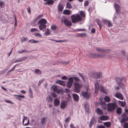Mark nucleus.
<instances>
[{
  "label": "nucleus",
  "mask_w": 128,
  "mask_h": 128,
  "mask_svg": "<svg viewBox=\"0 0 128 128\" xmlns=\"http://www.w3.org/2000/svg\"><path fill=\"white\" fill-rule=\"evenodd\" d=\"M16 66V65H15L14 67L13 68H12L8 72H12V71H14L15 68Z\"/></svg>",
  "instance_id": "nucleus-51"
},
{
  "label": "nucleus",
  "mask_w": 128,
  "mask_h": 128,
  "mask_svg": "<svg viewBox=\"0 0 128 128\" xmlns=\"http://www.w3.org/2000/svg\"><path fill=\"white\" fill-rule=\"evenodd\" d=\"M84 107L86 110L87 111H88V110L89 109L88 106L87 105L86 106V104H85L84 105Z\"/></svg>",
  "instance_id": "nucleus-62"
},
{
  "label": "nucleus",
  "mask_w": 128,
  "mask_h": 128,
  "mask_svg": "<svg viewBox=\"0 0 128 128\" xmlns=\"http://www.w3.org/2000/svg\"><path fill=\"white\" fill-rule=\"evenodd\" d=\"M71 18L72 22L74 23H78L82 20V18L78 14L72 15Z\"/></svg>",
  "instance_id": "nucleus-3"
},
{
  "label": "nucleus",
  "mask_w": 128,
  "mask_h": 128,
  "mask_svg": "<svg viewBox=\"0 0 128 128\" xmlns=\"http://www.w3.org/2000/svg\"><path fill=\"white\" fill-rule=\"evenodd\" d=\"M80 14L82 17H84L85 16V14L84 12L82 11H80Z\"/></svg>",
  "instance_id": "nucleus-49"
},
{
  "label": "nucleus",
  "mask_w": 128,
  "mask_h": 128,
  "mask_svg": "<svg viewBox=\"0 0 128 128\" xmlns=\"http://www.w3.org/2000/svg\"><path fill=\"white\" fill-rule=\"evenodd\" d=\"M28 39V38H27L23 37L21 39V41L22 42H24L26 41Z\"/></svg>",
  "instance_id": "nucleus-45"
},
{
  "label": "nucleus",
  "mask_w": 128,
  "mask_h": 128,
  "mask_svg": "<svg viewBox=\"0 0 128 128\" xmlns=\"http://www.w3.org/2000/svg\"><path fill=\"white\" fill-rule=\"evenodd\" d=\"M114 7L116 10V12L117 13L120 12V7L118 4H115L114 5Z\"/></svg>",
  "instance_id": "nucleus-16"
},
{
  "label": "nucleus",
  "mask_w": 128,
  "mask_h": 128,
  "mask_svg": "<svg viewBox=\"0 0 128 128\" xmlns=\"http://www.w3.org/2000/svg\"><path fill=\"white\" fill-rule=\"evenodd\" d=\"M67 98L68 101H70L71 100V96L69 94H68Z\"/></svg>",
  "instance_id": "nucleus-53"
},
{
  "label": "nucleus",
  "mask_w": 128,
  "mask_h": 128,
  "mask_svg": "<svg viewBox=\"0 0 128 128\" xmlns=\"http://www.w3.org/2000/svg\"><path fill=\"white\" fill-rule=\"evenodd\" d=\"M78 36L80 37L86 36V33H80L78 34Z\"/></svg>",
  "instance_id": "nucleus-44"
},
{
  "label": "nucleus",
  "mask_w": 128,
  "mask_h": 128,
  "mask_svg": "<svg viewBox=\"0 0 128 128\" xmlns=\"http://www.w3.org/2000/svg\"><path fill=\"white\" fill-rule=\"evenodd\" d=\"M56 28V26L54 25H52L51 26V29L53 30H55Z\"/></svg>",
  "instance_id": "nucleus-43"
},
{
  "label": "nucleus",
  "mask_w": 128,
  "mask_h": 128,
  "mask_svg": "<svg viewBox=\"0 0 128 128\" xmlns=\"http://www.w3.org/2000/svg\"><path fill=\"white\" fill-rule=\"evenodd\" d=\"M82 94L83 97L86 98H88L90 96V94L87 92H82Z\"/></svg>",
  "instance_id": "nucleus-15"
},
{
  "label": "nucleus",
  "mask_w": 128,
  "mask_h": 128,
  "mask_svg": "<svg viewBox=\"0 0 128 128\" xmlns=\"http://www.w3.org/2000/svg\"><path fill=\"white\" fill-rule=\"evenodd\" d=\"M72 96L74 100L76 101H78V100L79 96L77 94H74Z\"/></svg>",
  "instance_id": "nucleus-23"
},
{
  "label": "nucleus",
  "mask_w": 128,
  "mask_h": 128,
  "mask_svg": "<svg viewBox=\"0 0 128 128\" xmlns=\"http://www.w3.org/2000/svg\"><path fill=\"white\" fill-rule=\"evenodd\" d=\"M72 85V83L68 82L66 86L68 88H70Z\"/></svg>",
  "instance_id": "nucleus-39"
},
{
  "label": "nucleus",
  "mask_w": 128,
  "mask_h": 128,
  "mask_svg": "<svg viewBox=\"0 0 128 128\" xmlns=\"http://www.w3.org/2000/svg\"><path fill=\"white\" fill-rule=\"evenodd\" d=\"M96 22H97L99 26L100 29H101L102 26L101 22L98 19H97L96 20Z\"/></svg>",
  "instance_id": "nucleus-31"
},
{
  "label": "nucleus",
  "mask_w": 128,
  "mask_h": 128,
  "mask_svg": "<svg viewBox=\"0 0 128 128\" xmlns=\"http://www.w3.org/2000/svg\"><path fill=\"white\" fill-rule=\"evenodd\" d=\"M73 80H73V77H70L68 79V82L73 83V81H74Z\"/></svg>",
  "instance_id": "nucleus-46"
},
{
  "label": "nucleus",
  "mask_w": 128,
  "mask_h": 128,
  "mask_svg": "<svg viewBox=\"0 0 128 128\" xmlns=\"http://www.w3.org/2000/svg\"><path fill=\"white\" fill-rule=\"evenodd\" d=\"M89 4V2L88 1H85L84 2V5L86 6H87Z\"/></svg>",
  "instance_id": "nucleus-60"
},
{
  "label": "nucleus",
  "mask_w": 128,
  "mask_h": 128,
  "mask_svg": "<svg viewBox=\"0 0 128 128\" xmlns=\"http://www.w3.org/2000/svg\"><path fill=\"white\" fill-rule=\"evenodd\" d=\"M30 31L31 32H33L34 31L39 32V30L36 28H34L31 29Z\"/></svg>",
  "instance_id": "nucleus-48"
},
{
  "label": "nucleus",
  "mask_w": 128,
  "mask_h": 128,
  "mask_svg": "<svg viewBox=\"0 0 128 128\" xmlns=\"http://www.w3.org/2000/svg\"><path fill=\"white\" fill-rule=\"evenodd\" d=\"M58 7V10L62 12V11L63 9V7L62 5L61 4H59Z\"/></svg>",
  "instance_id": "nucleus-29"
},
{
  "label": "nucleus",
  "mask_w": 128,
  "mask_h": 128,
  "mask_svg": "<svg viewBox=\"0 0 128 128\" xmlns=\"http://www.w3.org/2000/svg\"><path fill=\"white\" fill-rule=\"evenodd\" d=\"M29 96L31 98H32L33 96H32V91L31 88H30L29 90Z\"/></svg>",
  "instance_id": "nucleus-28"
},
{
  "label": "nucleus",
  "mask_w": 128,
  "mask_h": 128,
  "mask_svg": "<svg viewBox=\"0 0 128 128\" xmlns=\"http://www.w3.org/2000/svg\"><path fill=\"white\" fill-rule=\"evenodd\" d=\"M104 100L105 102H109L110 101V97L108 96H105L104 98Z\"/></svg>",
  "instance_id": "nucleus-24"
},
{
  "label": "nucleus",
  "mask_w": 128,
  "mask_h": 128,
  "mask_svg": "<svg viewBox=\"0 0 128 128\" xmlns=\"http://www.w3.org/2000/svg\"><path fill=\"white\" fill-rule=\"evenodd\" d=\"M21 61H22V60H21L20 59H19L14 61V62L13 63H15L17 62H20Z\"/></svg>",
  "instance_id": "nucleus-61"
},
{
  "label": "nucleus",
  "mask_w": 128,
  "mask_h": 128,
  "mask_svg": "<svg viewBox=\"0 0 128 128\" xmlns=\"http://www.w3.org/2000/svg\"><path fill=\"white\" fill-rule=\"evenodd\" d=\"M96 49L97 52H100L101 54H97L90 53L89 54L88 56L94 58H103L105 57L106 54L110 52L109 50L102 48H97Z\"/></svg>",
  "instance_id": "nucleus-1"
},
{
  "label": "nucleus",
  "mask_w": 128,
  "mask_h": 128,
  "mask_svg": "<svg viewBox=\"0 0 128 128\" xmlns=\"http://www.w3.org/2000/svg\"><path fill=\"white\" fill-rule=\"evenodd\" d=\"M126 115L125 113L122 114V118L120 121V122L122 123L126 122Z\"/></svg>",
  "instance_id": "nucleus-20"
},
{
  "label": "nucleus",
  "mask_w": 128,
  "mask_h": 128,
  "mask_svg": "<svg viewBox=\"0 0 128 128\" xmlns=\"http://www.w3.org/2000/svg\"><path fill=\"white\" fill-rule=\"evenodd\" d=\"M82 84H79L77 82H75L74 83V92H75L78 93L80 92V89L82 86Z\"/></svg>",
  "instance_id": "nucleus-4"
},
{
  "label": "nucleus",
  "mask_w": 128,
  "mask_h": 128,
  "mask_svg": "<svg viewBox=\"0 0 128 128\" xmlns=\"http://www.w3.org/2000/svg\"><path fill=\"white\" fill-rule=\"evenodd\" d=\"M70 119L71 118L69 116L65 120V122H68L70 120Z\"/></svg>",
  "instance_id": "nucleus-54"
},
{
  "label": "nucleus",
  "mask_w": 128,
  "mask_h": 128,
  "mask_svg": "<svg viewBox=\"0 0 128 128\" xmlns=\"http://www.w3.org/2000/svg\"><path fill=\"white\" fill-rule=\"evenodd\" d=\"M51 89L54 92L57 94L59 93L60 91V90L57 88V86L56 85H54L52 86L51 87Z\"/></svg>",
  "instance_id": "nucleus-10"
},
{
  "label": "nucleus",
  "mask_w": 128,
  "mask_h": 128,
  "mask_svg": "<svg viewBox=\"0 0 128 128\" xmlns=\"http://www.w3.org/2000/svg\"><path fill=\"white\" fill-rule=\"evenodd\" d=\"M73 80H74V81L77 82L80 81L78 77L76 76H73Z\"/></svg>",
  "instance_id": "nucleus-41"
},
{
  "label": "nucleus",
  "mask_w": 128,
  "mask_h": 128,
  "mask_svg": "<svg viewBox=\"0 0 128 128\" xmlns=\"http://www.w3.org/2000/svg\"><path fill=\"white\" fill-rule=\"evenodd\" d=\"M5 6L4 2L2 0L0 1V7L2 8H4Z\"/></svg>",
  "instance_id": "nucleus-33"
},
{
  "label": "nucleus",
  "mask_w": 128,
  "mask_h": 128,
  "mask_svg": "<svg viewBox=\"0 0 128 128\" xmlns=\"http://www.w3.org/2000/svg\"><path fill=\"white\" fill-rule=\"evenodd\" d=\"M14 96L15 97V98L16 99L20 101L21 100V98H25V96H24L22 95L14 94Z\"/></svg>",
  "instance_id": "nucleus-19"
},
{
  "label": "nucleus",
  "mask_w": 128,
  "mask_h": 128,
  "mask_svg": "<svg viewBox=\"0 0 128 128\" xmlns=\"http://www.w3.org/2000/svg\"><path fill=\"white\" fill-rule=\"evenodd\" d=\"M42 15H40L38 16V17L36 18V20L35 21V22H36L37 20L42 18Z\"/></svg>",
  "instance_id": "nucleus-52"
},
{
  "label": "nucleus",
  "mask_w": 128,
  "mask_h": 128,
  "mask_svg": "<svg viewBox=\"0 0 128 128\" xmlns=\"http://www.w3.org/2000/svg\"><path fill=\"white\" fill-rule=\"evenodd\" d=\"M108 117L106 116H100L98 119V122L100 123L99 120H108Z\"/></svg>",
  "instance_id": "nucleus-13"
},
{
  "label": "nucleus",
  "mask_w": 128,
  "mask_h": 128,
  "mask_svg": "<svg viewBox=\"0 0 128 128\" xmlns=\"http://www.w3.org/2000/svg\"><path fill=\"white\" fill-rule=\"evenodd\" d=\"M100 91L102 92H103L106 94H107V93L106 91L105 90L104 88L102 86H100Z\"/></svg>",
  "instance_id": "nucleus-30"
},
{
  "label": "nucleus",
  "mask_w": 128,
  "mask_h": 128,
  "mask_svg": "<svg viewBox=\"0 0 128 128\" xmlns=\"http://www.w3.org/2000/svg\"><path fill=\"white\" fill-rule=\"evenodd\" d=\"M54 3V1L52 0H48L46 3H45L46 4H48V5L52 4Z\"/></svg>",
  "instance_id": "nucleus-26"
},
{
  "label": "nucleus",
  "mask_w": 128,
  "mask_h": 128,
  "mask_svg": "<svg viewBox=\"0 0 128 128\" xmlns=\"http://www.w3.org/2000/svg\"><path fill=\"white\" fill-rule=\"evenodd\" d=\"M100 80L97 81L94 83V92L96 93H97L98 92L99 89V82Z\"/></svg>",
  "instance_id": "nucleus-8"
},
{
  "label": "nucleus",
  "mask_w": 128,
  "mask_h": 128,
  "mask_svg": "<svg viewBox=\"0 0 128 128\" xmlns=\"http://www.w3.org/2000/svg\"><path fill=\"white\" fill-rule=\"evenodd\" d=\"M46 100L48 102H51L53 101V99L51 96H48L46 97Z\"/></svg>",
  "instance_id": "nucleus-22"
},
{
  "label": "nucleus",
  "mask_w": 128,
  "mask_h": 128,
  "mask_svg": "<svg viewBox=\"0 0 128 128\" xmlns=\"http://www.w3.org/2000/svg\"><path fill=\"white\" fill-rule=\"evenodd\" d=\"M46 118L44 117L42 118L41 120V123L42 124H44L46 122Z\"/></svg>",
  "instance_id": "nucleus-34"
},
{
  "label": "nucleus",
  "mask_w": 128,
  "mask_h": 128,
  "mask_svg": "<svg viewBox=\"0 0 128 128\" xmlns=\"http://www.w3.org/2000/svg\"><path fill=\"white\" fill-rule=\"evenodd\" d=\"M107 109L109 111H112L114 110L116 107V104L115 103H110L107 105Z\"/></svg>",
  "instance_id": "nucleus-5"
},
{
  "label": "nucleus",
  "mask_w": 128,
  "mask_h": 128,
  "mask_svg": "<svg viewBox=\"0 0 128 128\" xmlns=\"http://www.w3.org/2000/svg\"><path fill=\"white\" fill-rule=\"evenodd\" d=\"M29 119H28V117L24 116V118L22 121V124L24 126H28L29 123Z\"/></svg>",
  "instance_id": "nucleus-6"
},
{
  "label": "nucleus",
  "mask_w": 128,
  "mask_h": 128,
  "mask_svg": "<svg viewBox=\"0 0 128 128\" xmlns=\"http://www.w3.org/2000/svg\"><path fill=\"white\" fill-rule=\"evenodd\" d=\"M51 33V31L48 28H47L45 30L43 34L45 36H48L50 35Z\"/></svg>",
  "instance_id": "nucleus-11"
},
{
  "label": "nucleus",
  "mask_w": 128,
  "mask_h": 128,
  "mask_svg": "<svg viewBox=\"0 0 128 128\" xmlns=\"http://www.w3.org/2000/svg\"><path fill=\"white\" fill-rule=\"evenodd\" d=\"M71 12V11L70 10H65L63 12L64 14L69 15Z\"/></svg>",
  "instance_id": "nucleus-25"
},
{
  "label": "nucleus",
  "mask_w": 128,
  "mask_h": 128,
  "mask_svg": "<svg viewBox=\"0 0 128 128\" xmlns=\"http://www.w3.org/2000/svg\"><path fill=\"white\" fill-rule=\"evenodd\" d=\"M34 72L35 74H40L41 73V71L38 69H36L35 70Z\"/></svg>",
  "instance_id": "nucleus-37"
},
{
  "label": "nucleus",
  "mask_w": 128,
  "mask_h": 128,
  "mask_svg": "<svg viewBox=\"0 0 128 128\" xmlns=\"http://www.w3.org/2000/svg\"><path fill=\"white\" fill-rule=\"evenodd\" d=\"M26 52V51L24 50H20L18 51V52L19 54H21L23 52Z\"/></svg>",
  "instance_id": "nucleus-58"
},
{
  "label": "nucleus",
  "mask_w": 128,
  "mask_h": 128,
  "mask_svg": "<svg viewBox=\"0 0 128 128\" xmlns=\"http://www.w3.org/2000/svg\"><path fill=\"white\" fill-rule=\"evenodd\" d=\"M122 109L120 108H117L116 110L117 113L118 114H120L121 112Z\"/></svg>",
  "instance_id": "nucleus-40"
},
{
  "label": "nucleus",
  "mask_w": 128,
  "mask_h": 128,
  "mask_svg": "<svg viewBox=\"0 0 128 128\" xmlns=\"http://www.w3.org/2000/svg\"><path fill=\"white\" fill-rule=\"evenodd\" d=\"M95 78H100L102 76V74L101 72H95L94 74Z\"/></svg>",
  "instance_id": "nucleus-17"
},
{
  "label": "nucleus",
  "mask_w": 128,
  "mask_h": 128,
  "mask_svg": "<svg viewBox=\"0 0 128 128\" xmlns=\"http://www.w3.org/2000/svg\"><path fill=\"white\" fill-rule=\"evenodd\" d=\"M115 96L119 99L122 100L124 99V98L122 94L119 92H117L115 94Z\"/></svg>",
  "instance_id": "nucleus-12"
},
{
  "label": "nucleus",
  "mask_w": 128,
  "mask_h": 128,
  "mask_svg": "<svg viewBox=\"0 0 128 128\" xmlns=\"http://www.w3.org/2000/svg\"><path fill=\"white\" fill-rule=\"evenodd\" d=\"M70 128H76L74 125L72 124H70Z\"/></svg>",
  "instance_id": "nucleus-64"
},
{
  "label": "nucleus",
  "mask_w": 128,
  "mask_h": 128,
  "mask_svg": "<svg viewBox=\"0 0 128 128\" xmlns=\"http://www.w3.org/2000/svg\"><path fill=\"white\" fill-rule=\"evenodd\" d=\"M27 58L26 57H24L22 58H21L20 59L21 60H22V61L23 60H26Z\"/></svg>",
  "instance_id": "nucleus-63"
},
{
  "label": "nucleus",
  "mask_w": 128,
  "mask_h": 128,
  "mask_svg": "<svg viewBox=\"0 0 128 128\" xmlns=\"http://www.w3.org/2000/svg\"><path fill=\"white\" fill-rule=\"evenodd\" d=\"M94 119L92 118L91 119L90 124V126L91 127L94 124Z\"/></svg>",
  "instance_id": "nucleus-36"
},
{
  "label": "nucleus",
  "mask_w": 128,
  "mask_h": 128,
  "mask_svg": "<svg viewBox=\"0 0 128 128\" xmlns=\"http://www.w3.org/2000/svg\"><path fill=\"white\" fill-rule=\"evenodd\" d=\"M60 104L59 100L57 98H55L54 101V104L55 106H58Z\"/></svg>",
  "instance_id": "nucleus-18"
},
{
  "label": "nucleus",
  "mask_w": 128,
  "mask_h": 128,
  "mask_svg": "<svg viewBox=\"0 0 128 128\" xmlns=\"http://www.w3.org/2000/svg\"><path fill=\"white\" fill-rule=\"evenodd\" d=\"M47 23L46 20L44 18L40 20L38 22L39 25V28L40 30H42L43 29L46 28V24Z\"/></svg>",
  "instance_id": "nucleus-2"
},
{
  "label": "nucleus",
  "mask_w": 128,
  "mask_h": 128,
  "mask_svg": "<svg viewBox=\"0 0 128 128\" xmlns=\"http://www.w3.org/2000/svg\"><path fill=\"white\" fill-rule=\"evenodd\" d=\"M66 6L68 8H72V6L69 2L67 3Z\"/></svg>",
  "instance_id": "nucleus-47"
},
{
  "label": "nucleus",
  "mask_w": 128,
  "mask_h": 128,
  "mask_svg": "<svg viewBox=\"0 0 128 128\" xmlns=\"http://www.w3.org/2000/svg\"><path fill=\"white\" fill-rule=\"evenodd\" d=\"M34 36L36 37L42 38V35L41 34L38 33H35L34 34Z\"/></svg>",
  "instance_id": "nucleus-42"
},
{
  "label": "nucleus",
  "mask_w": 128,
  "mask_h": 128,
  "mask_svg": "<svg viewBox=\"0 0 128 128\" xmlns=\"http://www.w3.org/2000/svg\"><path fill=\"white\" fill-rule=\"evenodd\" d=\"M67 42V41L66 40H56V42Z\"/></svg>",
  "instance_id": "nucleus-50"
},
{
  "label": "nucleus",
  "mask_w": 128,
  "mask_h": 128,
  "mask_svg": "<svg viewBox=\"0 0 128 128\" xmlns=\"http://www.w3.org/2000/svg\"><path fill=\"white\" fill-rule=\"evenodd\" d=\"M67 101L64 100L62 101L60 105V108L62 109L65 108L67 105Z\"/></svg>",
  "instance_id": "nucleus-7"
},
{
  "label": "nucleus",
  "mask_w": 128,
  "mask_h": 128,
  "mask_svg": "<svg viewBox=\"0 0 128 128\" xmlns=\"http://www.w3.org/2000/svg\"><path fill=\"white\" fill-rule=\"evenodd\" d=\"M97 113L99 114H103V112L102 110L98 108H97L96 110Z\"/></svg>",
  "instance_id": "nucleus-27"
},
{
  "label": "nucleus",
  "mask_w": 128,
  "mask_h": 128,
  "mask_svg": "<svg viewBox=\"0 0 128 128\" xmlns=\"http://www.w3.org/2000/svg\"><path fill=\"white\" fill-rule=\"evenodd\" d=\"M124 128H128V123H125L124 126Z\"/></svg>",
  "instance_id": "nucleus-55"
},
{
  "label": "nucleus",
  "mask_w": 128,
  "mask_h": 128,
  "mask_svg": "<svg viewBox=\"0 0 128 128\" xmlns=\"http://www.w3.org/2000/svg\"><path fill=\"white\" fill-rule=\"evenodd\" d=\"M116 80L117 82L118 85L120 87L122 88H124V85L120 79L119 78H117L116 79Z\"/></svg>",
  "instance_id": "nucleus-9"
},
{
  "label": "nucleus",
  "mask_w": 128,
  "mask_h": 128,
  "mask_svg": "<svg viewBox=\"0 0 128 128\" xmlns=\"http://www.w3.org/2000/svg\"><path fill=\"white\" fill-rule=\"evenodd\" d=\"M118 103L120 104L121 106L124 107L125 105V103L120 100L118 101Z\"/></svg>",
  "instance_id": "nucleus-38"
},
{
  "label": "nucleus",
  "mask_w": 128,
  "mask_h": 128,
  "mask_svg": "<svg viewBox=\"0 0 128 128\" xmlns=\"http://www.w3.org/2000/svg\"><path fill=\"white\" fill-rule=\"evenodd\" d=\"M28 41L31 44L36 43L38 42H39L38 40H35L34 39H31L29 40Z\"/></svg>",
  "instance_id": "nucleus-32"
},
{
  "label": "nucleus",
  "mask_w": 128,
  "mask_h": 128,
  "mask_svg": "<svg viewBox=\"0 0 128 128\" xmlns=\"http://www.w3.org/2000/svg\"><path fill=\"white\" fill-rule=\"evenodd\" d=\"M56 83L60 85L63 86H65V84L64 82L60 80H58L56 81Z\"/></svg>",
  "instance_id": "nucleus-21"
},
{
  "label": "nucleus",
  "mask_w": 128,
  "mask_h": 128,
  "mask_svg": "<svg viewBox=\"0 0 128 128\" xmlns=\"http://www.w3.org/2000/svg\"><path fill=\"white\" fill-rule=\"evenodd\" d=\"M68 77L66 76H64L62 77V79L63 80H66L68 79Z\"/></svg>",
  "instance_id": "nucleus-57"
},
{
  "label": "nucleus",
  "mask_w": 128,
  "mask_h": 128,
  "mask_svg": "<svg viewBox=\"0 0 128 128\" xmlns=\"http://www.w3.org/2000/svg\"><path fill=\"white\" fill-rule=\"evenodd\" d=\"M107 24L108 26L109 27L111 26H112V24L109 21L108 22V23Z\"/></svg>",
  "instance_id": "nucleus-59"
},
{
  "label": "nucleus",
  "mask_w": 128,
  "mask_h": 128,
  "mask_svg": "<svg viewBox=\"0 0 128 128\" xmlns=\"http://www.w3.org/2000/svg\"><path fill=\"white\" fill-rule=\"evenodd\" d=\"M102 21L104 22L106 24H107L108 22L109 21H108L106 20L103 19L102 20Z\"/></svg>",
  "instance_id": "nucleus-56"
},
{
  "label": "nucleus",
  "mask_w": 128,
  "mask_h": 128,
  "mask_svg": "<svg viewBox=\"0 0 128 128\" xmlns=\"http://www.w3.org/2000/svg\"><path fill=\"white\" fill-rule=\"evenodd\" d=\"M104 124L107 127H109L110 126L111 123L110 122H104Z\"/></svg>",
  "instance_id": "nucleus-35"
},
{
  "label": "nucleus",
  "mask_w": 128,
  "mask_h": 128,
  "mask_svg": "<svg viewBox=\"0 0 128 128\" xmlns=\"http://www.w3.org/2000/svg\"><path fill=\"white\" fill-rule=\"evenodd\" d=\"M63 22L65 25L67 26H71L72 25L71 22L65 18L64 19Z\"/></svg>",
  "instance_id": "nucleus-14"
}]
</instances>
